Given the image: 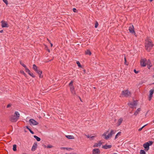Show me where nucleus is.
I'll use <instances>...</instances> for the list:
<instances>
[{
    "mask_svg": "<svg viewBox=\"0 0 154 154\" xmlns=\"http://www.w3.org/2000/svg\"><path fill=\"white\" fill-rule=\"evenodd\" d=\"M116 133V131H114L113 130H111L109 134H108V135H106V134L105 133L103 134L102 136L104 137V138L106 139H108L110 137H112V136L113 135L115 134Z\"/></svg>",
    "mask_w": 154,
    "mask_h": 154,
    "instance_id": "20e7f679",
    "label": "nucleus"
},
{
    "mask_svg": "<svg viewBox=\"0 0 154 154\" xmlns=\"http://www.w3.org/2000/svg\"><path fill=\"white\" fill-rule=\"evenodd\" d=\"M152 143V141H149L144 144L143 145V146L145 148V151H147L149 149V146L151 145Z\"/></svg>",
    "mask_w": 154,
    "mask_h": 154,
    "instance_id": "7ed1b4c3",
    "label": "nucleus"
},
{
    "mask_svg": "<svg viewBox=\"0 0 154 154\" xmlns=\"http://www.w3.org/2000/svg\"><path fill=\"white\" fill-rule=\"evenodd\" d=\"M3 1L6 5L8 4V2L7 0H3Z\"/></svg>",
    "mask_w": 154,
    "mask_h": 154,
    "instance_id": "f704fd0d",
    "label": "nucleus"
},
{
    "mask_svg": "<svg viewBox=\"0 0 154 154\" xmlns=\"http://www.w3.org/2000/svg\"><path fill=\"white\" fill-rule=\"evenodd\" d=\"M85 53L86 54L89 55H90L91 54V52L89 50H87V51H85Z\"/></svg>",
    "mask_w": 154,
    "mask_h": 154,
    "instance_id": "412c9836",
    "label": "nucleus"
},
{
    "mask_svg": "<svg viewBox=\"0 0 154 154\" xmlns=\"http://www.w3.org/2000/svg\"><path fill=\"white\" fill-rule=\"evenodd\" d=\"M32 69L35 72L38 69V67L35 64L33 65Z\"/></svg>",
    "mask_w": 154,
    "mask_h": 154,
    "instance_id": "2eb2a0df",
    "label": "nucleus"
},
{
    "mask_svg": "<svg viewBox=\"0 0 154 154\" xmlns=\"http://www.w3.org/2000/svg\"><path fill=\"white\" fill-rule=\"evenodd\" d=\"M60 148L61 149H64L66 148L63 147H61Z\"/></svg>",
    "mask_w": 154,
    "mask_h": 154,
    "instance_id": "37998d69",
    "label": "nucleus"
},
{
    "mask_svg": "<svg viewBox=\"0 0 154 154\" xmlns=\"http://www.w3.org/2000/svg\"><path fill=\"white\" fill-rule=\"evenodd\" d=\"M153 122L154 123V120L153 121Z\"/></svg>",
    "mask_w": 154,
    "mask_h": 154,
    "instance_id": "4d7b16f0",
    "label": "nucleus"
},
{
    "mask_svg": "<svg viewBox=\"0 0 154 154\" xmlns=\"http://www.w3.org/2000/svg\"><path fill=\"white\" fill-rule=\"evenodd\" d=\"M37 144L34 143L32 147V150L33 151L35 150L37 147Z\"/></svg>",
    "mask_w": 154,
    "mask_h": 154,
    "instance_id": "6ab92c4d",
    "label": "nucleus"
},
{
    "mask_svg": "<svg viewBox=\"0 0 154 154\" xmlns=\"http://www.w3.org/2000/svg\"><path fill=\"white\" fill-rule=\"evenodd\" d=\"M102 143L101 141H99L98 143H96L94 145V147H98L100 146L101 145Z\"/></svg>",
    "mask_w": 154,
    "mask_h": 154,
    "instance_id": "f3484780",
    "label": "nucleus"
},
{
    "mask_svg": "<svg viewBox=\"0 0 154 154\" xmlns=\"http://www.w3.org/2000/svg\"><path fill=\"white\" fill-rule=\"evenodd\" d=\"M85 136L88 138H90L91 140L93 139V138L95 137V136H90L88 134L85 135Z\"/></svg>",
    "mask_w": 154,
    "mask_h": 154,
    "instance_id": "393cba45",
    "label": "nucleus"
},
{
    "mask_svg": "<svg viewBox=\"0 0 154 154\" xmlns=\"http://www.w3.org/2000/svg\"><path fill=\"white\" fill-rule=\"evenodd\" d=\"M98 25V22L97 21H96L95 22V26H94L95 27V28H97V27Z\"/></svg>",
    "mask_w": 154,
    "mask_h": 154,
    "instance_id": "72a5a7b5",
    "label": "nucleus"
},
{
    "mask_svg": "<svg viewBox=\"0 0 154 154\" xmlns=\"http://www.w3.org/2000/svg\"><path fill=\"white\" fill-rule=\"evenodd\" d=\"M93 153L99 154L100 153V151L98 149H94L93 150Z\"/></svg>",
    "mask_w": 154,
    "mask_h": 154,
    "instance_id": "4468645a",
    "label": "nucleus"
},
{
    "mask_svg": "<svg viewBox=\"0 0 154 154\" xmlns=\"http://www.w3.org/2000/svg\"><path fill=\"white\" fill-rule=\"evenodd\" d=\"M25 69L26 72L27 73H28V74H29V73H30V70L28 68H27V67H25Z\"/></svg>",
    "mask_w": 154,
    "mask_h": 154,
    "instance_id": "cd10ccee",
    "label": "nucleus"
},
{
    "mask_svg": "<svg viewBox=\"0 0 154 154\" xmlns=\"http://www.w3.org/2000/svg\"><path fill=\"white\" fill-rule=\"evenodd\" d=\"M70 90H71V91L72 93V94H75V91L74 87H71Z\"/></svg>",
    "mask_w": 154,
    "mask_h": 154,
    "instance_id": "4be33fe9",
    "label": "nucleus"
},
{
    "mask_svg": "<svg viewBox=\"0 0 154 154\" xmlns=\"http://www.w3.org/2000/svg\"><path fill=\"white\" fill-rule=\"evenodd\" d=\"M79 98L80 99V101H81L82 102V100H81V98L80 97H79Z\"/></svg>",
    "mask_w": 154,
    "mask_h": 154,
    "instance_id": "49530a36",
    "label": "nucleus"
},
{
    "mask_svg": "<svg viewBox=\"0 0 154 154\" xmlns=\"http://www.w3.org/2000/svg\"><path fill=\"white\" fill-rule=\"evenodd\" d=\"M94 88H95L96 87H94Z\"/></svg>",
    "mask_w": 154,
    "mask_h": 154,
    "instance_id": "13d9d810",
    "label": "nucleus"
},
{
    "mask_svg": "<svg viewBox=\"0 0 154 154\" xmlns=\"http://www.w3.org/2000/svg\"><path fill=\"white\" fill-rule=\"evenodd\" d=\"M123 121V119L122 118H120L118 120L117 122V126H119L122 123Z\"/></svg>",
    "mask_w": 154,
    "mask_h": 154,
    "instance_id": "dca6fc26",
    "label": "nucleus"
},
{
    "mask_svg": "<svg viewBox=\"0 0 154 154\" xmlns=\"http://www.w3.org/2000/svg\"><path fill=\"white\" fill-rule=\"evenodd\" d=\"M141 110V109L140 108H138V109L136 111L134 112V115L135 116H137L138 114L140 112Z\"/></svg>",
    "mask_w": 154,
    "mask_h": 154,
    "instance_id": "a211bd4d",
    "label": "nucleus"
},
{
    "mask_svg": "<svg viewBox=\"0 0 154 154\" xmlns=\"http://www.w3.org/2000/svg\"><path fill=\"white\" fill-rule=\"evenodd\" d=\"M154 92V88L152 89H150L149 91V96L148 100L149 101L151 100L153 94Z\"/></svg>",
    "mask_w": 154,
    "mask_h": 154,
    "instance_id": "0eeeda50",
    "label": "nucleus"
},
{
    "mask_svg": "<svg viewBox=\"0 0 154 154\" xmlns=\"http://www.w3.org/2000/svg\"><path fill=\"white\" fill-rule=\"evenodd\" d=\"M1 23H2L1 26L2 27H8V24L5 21L2 20L1 21Z\"/></svg>",
    "mask_w": 154,
    "mask_h": 154,
    "instance_id": "9d476101",
    "label": "nucleus"
},
{
    "mask_svg": "<svg viewBox=\"0 0 154 154\" xmlns=\"http://www.w3.org/2000/svg\"><path fill=\"white\" fill-rule=\"evenodd\" d=\"M20 64L22 66H23L25 68V67H26V66L23 63H22L21 61H20Z\"/></svg>",
    "mask_w": 154,
    "mask_h": 154,
    "instance_id": "473e14b6",
    "label": "nucleus"
},
{
    "mask_svg": "<svg viewBox=\"0 0 154 154\" xmlns=\"http://www.w3.org/2000/svg\"><path fill=\"white\" fill-rule=\"evenodd\" d=\"M72 10H73V11L74 12H77V10H76V9L75 8H73Z\"/></svg>",
    "mask_w": 154,
    "mask_h": 154,
    "instance_id": "e433bc0d",
    "label": "nucleus"
},
{
    "mask_svg": "<svg viewBox=\"0 0 154 154\" xmlns=\"http://www.w3.org/2000/svg\"><path fill=\"white\" fill-rule=\"evenodd\" d=\"M52 60H52H48V61H51Z\"/></svg>",
    "mask_w": 154,
    "mask_h": 154,
    "instance_id": "603ef678",
    "label": "nucleus"
},
{
    "mask_svg": "<svg viewBox=\"0 0 154 154\" xmlns=\"http://www.w3.org/2000/svg\"><path fill=\"white\" fill-rule=\"evenodd\" d=\"M84 71L85 72V70H84Z\"/></svg>",
    "mask_w": 154,
    "mask_h": 154,
    "instance_id": "5fc2aeb1",
    "label": "nucleus"
},
{
    "mask_svg": "<svg viewBox=\"0 0 154 154\" xmlns=\"http://www.w3.org/2000/svg\"><path fill=\"white\" fill-rule=\"evenodd\" d=\"M112 145H105L104 146H102L103 148H104L105 149H108L110 148L111 147Z\"/></svg>",
    "mask_w": 154,
    "mask_h": 154,
    "instance_id": "ddd939ff",
    "label": "nucleus"
},
{
    "mask_svg": "<svg viewBox=\"0 0 154 154\" xmlns=\"http://www.w3.org/2000/svg\"><path fill=\"white\" fill-rule=\"evenodd\" d=\"M43 89L44 90H45V87H43Z\"/></svg>",
    "mask_w": 154,
    "mask_h": 154,
    "instance_id": "864d4df0",
    "label": "nucleus"
},
{
    "mask_svg": "<svg viewBox=\"0 0 154 154\" xmlns=\"http://www.w3.org/2000/svg\"><path fill=\"white\" fill-rule=\"evenodd\" d=\"M134 71L135 73H136V74L137 73L139 72L138 71H137L135 69H134Z\"/></svg>",
    "mask_w": 154,
    "mask_h": 154,
    "instance_id": "a19ab883",
    "label": "nucleus"
},
{
    "mask_svg": "<svg viewBox=\"0 0 154 154\" xmlns=\"http://www.w3.org/2000/svg\"><path fill=\"white\" fill-rule=\"evenodd\" d=\"M153 46V44L152 42L148 41L145 43L146 49L148 51H149L151 50Z\"/></svg>",
    "mask_w": 154,
    "mask_h": 154,
    "instance_id": "f03ea898",
    "label": "nucleus"
},
{
    "mask_svg": "<svg viewBox=\"0 0 154 154\" xmlns=\"http://www.w3.org/2000/svg\"><path fill=\"white\" fill-rule=\"evenodd\" d=\"M76 63L78 65L79 67H81L82 66L81 65L80 62L79 61H77L76 62Z\"/></svg>",
    "mask_w": 154,
    "mask_h": 154,
    "instance_id": "2f4dec72",
    "label": "nucleus"
},
{
    "mask_svg": "<svg viewBox=\"0 0 154 154\" xmlns=\"http://www.w3.org/2000/svg\"><path fill=\"white\" fill-rule=\"evenodd\" d=\"M29 74L33 78L35 77V75H34L32 73H29Z\"/></svg>",
    "mask_w": 154,
    "mask_h": 154,
    "instance_id": "7c9ffc66",
    "label": "nucleus"
},
{
    "mask_svg": "<svg viewBox=\"0 0 154 154\" xmlns=\"http://www.w3.org/2000/svg\"><path fill=\"white\" fill-rule=\"evenodd\" d=\"M17 145L16 144H14L13 145V149L14 151H16L17 150Z\"/></svg>",
    "mask_w": 154,
    "mask_h": 154,
    "instance_id": "a878e982",
    "label": "nucleus"
},
{
    "mask_svg": "<svg viewBox=\"0 0 154 154\" xmlns=\"http://www.w3.org/2000/svg\"><path fill=\"white\" fill-rule=\"evenodd\" d=\"M66 137L69 139H74V137L72 135H66Z\"/></svg>",
    "mask_w": 154,
    "mask_h": 154,
    "instance_id": "aec40b11",
    "label": "nucleus"
},
{
    "mask_svg": "<svg viewBox=\"0 0 154 154\" xmlns=\"http://www.w3.org/2000/svg\"><path fill=\"white\" fill-rule=\"evenodd\" d=\"M20 72L21 74H23L25 76H26V74L24 72L23 70H21L20 71Z\"/></svg>",
    "mask_w": 154,
    "mask_h": 154,
    "instance_id": "c756f323",
    "label": "nucleus"
},
{
    "mask_svg": "<svg viewBox=\"0 0 154 154\" xmlns=\"http://www.w3.org/2000/svg\"><path fill=\"white\" fill-rule=\"evenodd\" d=\"M146 60H142L140 61V64L141 66H146V63H145Z\"/></svg>",
    "mask_w": 154,
    "mask_h": 154,
    "instance_id": "f8f14e48",
    "label": "nucleus"
},
{
    "mask_svg": "<svg viewBox=\"0 0 154 154\" xmlns=\"http://www.w3.org/2000/svg\"><path fill=\"white\" fill-rule=\"evenodd\" d=\"M29 131L30 132V133H32V134H34V132L32 131L30 129H29Z\"/></svg>",
    "mask_w": 154,
    "mask_h": 154,
    "instance_id": "ea45409f",
    "label": "nucleus"
},
{
    "mask_svg": "<svg viewBox=\"0 0 154 154\" xmlns=\"http://www.w3.org/2000/svg\"><path fill=\"white\" fill-rule=\"evenodd\" d=\"M65 149H67V150H70V149H71V148H65Z\"/></svg>",
    "mask_w": 154,
    "mask_h": 154,
    "instance_id": "79ce46f5",
    "label": "nucleus"
},
{
    "mask_svg": "<svg viewBox=\"0 0 154 154\" xmlns=\"http://www.w3.org/2000/svg\"><path fill=\"white\" fill-rule=\"evenodd\" d=\"M128 30L131 33L135 34V32L134 30V27L133 25H131L129 26Z\"/></svg>",
    "mask_w": 154,
    "mask_h": 154,
    "instance_id": "6e6552de",
    "label": "nucleus"
},
{
    "mask_svg": "<svg viewBox=\"0 0 154 154\" xmlns=\"http://www.w3.org/2000/svg\"><path fill=\"white\" fill-rule=\"evenodd\" d=\"M48 51L49 52H50V51L49 49H48Z\"/></svg>",
    "mask_w": 154,
    "mask_h": 154,
    "instance_id": "09e8293b",
    "label": "nucleus"
},
{
    "mask_svg": "<svg viewBox=\"0 0 154 154\" xmlns=\"http://www.w3.org/2000/svg\"><path fill=\"white\" fill-rule=\"evenodd\" d=\"M148 68L149 69V68H150V67H148Z\"/></svg>",
    "mask_w": 154,
    "mask_h": 154,
    "instance_id": "6e6d98bb",
    "label": "nucleus"
},
{
    "mask_svg": "<svg viewBox=\"0 0 154 154\" xmlns=\"http://www.w3.org/2000/svg\"><path fill=\"white\" fill-rule=\"evenodd\" d=\"M26 128L28 130H29V129H30V128H29L27 126H26Z\"/></svg>",
    "mask_w": 154,
    "mask_h": 154,
    "instance_id": "c03bdc74",
    "label": "nucleus"
},
{
    "mask_svg": "<svg viewBox=\"0 0 154 154\" xmlns=\"http://www.w3.org/2000/svg\"><path fill=\"white\" fill-rule=\"evenodd\" d=\"M29 122L30 125H35L38 124V123L33 119H30Z\"/></svg>",
    "mask_w": 154,
    "mask_h": 154,
    "instance_id": "1a4fd4ad",
    "label": "nucleus"
},
{
    "mask_svg": "<svg viewBox=\"0 0 154 154\" xmlns=\"http://www.w3.org/2000/svg\"><path fill=\"white\" fill-rule=\"evenodd\" d=\"M73 84V82L72 81H71L69 83V86H72Z\"/></svg>",
    "mask_w": 154,
    "mask_h": 154,
    "instance_id": "58836bf2",
    "label": "nucleus"
},
{
    "mask_svg": "<svg viewBox=\"0 0 154 154\" xmlns=\"http://www.w3.org/2000/svg\"><path fill=\"white\" fill-rule=\"evenodd\" d=\"M121 133V132H118L116 135L115 139H116L118 137L120 136Z\"/></svg>",
    "mask_w": 154,
    "mask_h": 154,
    "instance_id": "bb28decb",
    "label": "nucleus"
},
{
    "mask_svg": "<svg viewBox=\"0 0 154 154\" xmlns=\"http://www.w3.org/2000/svg\"><path fill=\"white\" fill-rule=\"evenodd\" d=\"M44 146L45 148L46 147L48 148H51L53 147V146L51 145H48L47 146Z\"/></svg>",
    "mask_w": 154,
    "mask_h": 154,
    "instance_id": "b1692460",
    "label": "nucleus"
},
{
    "mask_svg": "<svg viewBox=\"0 0 154 154\" xmlns=\"http://www.w3.org/2000/svg\"><path fill=\"white\" fill-rule=\"evenodd\" d=\"M36 72L38 74L40 78H42L43 77V75H42V72L41 70H40V69H38L37 71Z\"/></svg>",
    "mask_w": 154,
    "mask_h": 154,
    "instance_id": "9b49d317",
    "label": "nucleus"
},
{
    "mask_svg": "<svg viewBox=\"0 0 154 154\" xmlns=\"http://www.w3.org/2000/svg\"><path fill=\"white\" fill-rule=\"evenodd\" d=\"M20 114L18 112H15L14 115L12 116L10 118V120L12 122H15L17 121L19 119Z\"/></svg>",
    "mask_w": 154,
    "mask_h": 154,
    "instance_id": "f257e3e1",
    "label": "nucleus"
},
{
    "mask_svg": "<svg viewBox=\"0 0 154 154\" xmlns=\"http://www.w3.org/2000/svg\"><path fill=\"white\" fill-rule=\"evenodd\" d=\"M12 106V104L11 103H9L8 105L7 106V108H9L11 107Z\"/></svg>",
    "mask_w": 154,
    "mask_h": 154,
    "instance_id": "4c0bfd02",
    "label": "nucleus"
},
{
    "mask_svg": "<svg viewBox=\"0 0 154 154\" xmlns=\"http://www.w3.org/2000/svg\"><path fill=\"white\" fill-rule=\"evenodd\" d=\"M34 137L36 140L38 141H40L41 140V139L38 137H37V136H35V135H34Z\"/></svg>",
    "mask_w": 154,
    "mask_h": 154,
    "instance_id": "5701e85b",
    "label": "nucleus"
},
{
    "mask_svg": "<svg viewBox=\"0 0 154 154\" xmlns=\"http://www.w3.org/2000/svg\"><path fill=\"white\" fill-rule=\"evenodd\" d=\"M146 125H144L141 128H139L138 129V131H141L142 130V129Z\"/></svg>",
    "mask_w": 154,
    "mask_h": 154,
    "instance_id": "c9c22d12",
    "label": "nucleus"
},
{
    "mask_svg": "<svg viewBox=\"0 0 154 154\" xmlns=\"http://www.w3.org/2000/svg\"><path fill=\"white\" fill-rule=\"evenodd\" d=\"M122 94L124 97H127L130 96L131 93L128 90H124L122 91Z\"/></svg>",
    "mask_w": 154,
    "mask_h": 154,
    "instance_id": "39448f33",
    "label": "nucleus"
},
{
    "mask_svg": "<svg viewBox=\"0 0 154 154\" xmlns=\"http://www.w3.org/2000/svg\"><path fill=\"white\" fill-rule=\"evenodd\" d=\"M128 105L131 108H134L137 105V101H134L132 102H129L128 103Z\"/></svg>",
    "mask_w": 154,
    "mask_h": 154,
    "instance_id": "423d86ee",
    "label": "nucleus"
},
{
    "mask_svg": "<svg viewBox=\"0 0 154 154\" xmlns=\"http://www.w3.org/2000/svg\"><path fill=\"white\" fill-rule=\"evenodd\" d=\"M51 43V47H52L53 46V45L51 43Z\"/></svg>",
    "mask_w": 154,
    "mask_h": 154,
    "instance_id": "de8ad7c7",
    "label": "nucleus"
},
{
    "mask_svg": "<svg viewBox=\"0 0 154 154\" xmlns=\"http://www.w3.org/2000/svg\"><path fill=\"white\" fill-rule=\"evenodd\" d=\"M3 32V30H2L0 31V33H2Z\"/></svg>",
    "mask_w": 154,
    "mask_h": 154,
    "instance_id": "a18cd8bd",
    "label": "nucleus"
},
{
    "mask_svg": "<svg viewBox=\"0 0 154 154\" xmlns=\"http://www.w3.org/2000/svg\"><path fill=\"white\" fill-rule=\"evenodd\" d=\"M48 42L50 43H51V41L50 40H48Z\"/></svg>",
    "mask_w": 154,
    "mask_h": 154,
    "instance_id": "3c124183",
    "label": "nucleus"
},
{
    "mask_svg": "<svg viewBox=\"0 0 154 154\" xmlns=\"http://www.w3.org/2000/svg\"><path fill=\"white\" fill-rule=\"evenodd\" d=\"M125 62H126V59L125 57Z\"/></svg>",
    "mask_w": 154,
    "mask_h": 154,
    "instance_id": "8fccbe9b",
    "label": "nucleus"
},
{
    "mask_svg": "<svg viewBox=\"0 0 154 154\" xmlns=\"http://www.w3.org/2000/svg\"><path fill=\"white\" fill-rule=\"evenodd\" d=\"M140 154H146V153L144 151V150H141L140 152Z\"/></svg>",
    "mask_w": 154,
    "mask_h": 154,
    "instance_id": "c85d7f7f",
    "label": "nucleus"
}]
</instances>
